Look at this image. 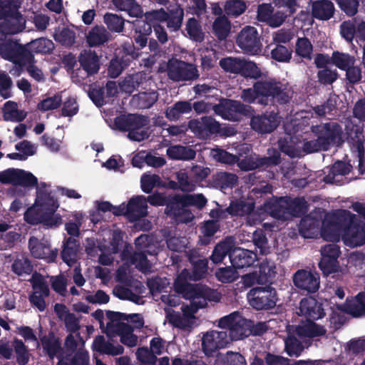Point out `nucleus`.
Instances as JSON below:
<instances>
[{
	"label": "nucleus",
	"mask_w": 365,
	"mask_h": 365,
	"mask_svg": "<svg viewBox=\"0 0 365 365\" xmlns=\"http://www.w3.org/2000/svg\"><path fill=\"white\" fill-rule=\"evenodd\" d=\"M328 169V173L324 177L323 181L327 184L341 185L342 177L351 172L352 165L349 162L338 160Z\"/></svg>",
	"instance_id": "nucleus-20"
},
{
	"label": "nucleus",
	"mask_w": 365,
	"mask_h": 365,
	"mask_svg": "<svg viewBox=\"0 0 365 365\" xmlns=\"http://www.w3.org/2000/svg\"><path fill=\"white\" fill-rule=\"evenodd\" d=\"M103 21L111 32L120 33L124 29L125 20L118 14L107 12L103 16Z\"/></svg>",
	"instance_id": "nucleus-48"
},
{
	"label": "nucleus",
	"mask_w": 365,
	"mask_h": 365,
	"mask_svg": "<svg viewBox=\"0 0 365 365\" xmlns=\"http://www.w3.org/2000/svg\"><path fill=\"white\" fill-rule=\"evenodd\" d=\"M292 51L282 44H275L271 50V57L279 62H289L292 58Z\"/></svg>",
	"instance_id": "nucleus-59"
},
{
	"label": "nucleus",
	"mask_w": 365,
	"mask_h": 365,
	"mask_svg": "<svg viewBox=\"0 0 365 365\" xmlns=\"http://www.w3.org/2000/svg\"><path fill=\"white\" fill-rule=\"evenodd\" d=\"M95 348L100 352L108 355L117 356L122 354L124 348L120 344H114L109 341H104L101 336L97 337L94 341Z\"/></svg>",
	"instance_id": "nucleus-44"
},
{
	"label": "nucleus",
	"mask_w": 365,
	"mask_h": 365,
	"mask_svg": "<svg viewBox=\"0 0 365 365\" xmlns=\"http://www.w3.org/2000/svg\"><path fill=\"white\" fill-rule=\"evenodd\" d=\"M167 72L169 78L173 81H192L199 77L195 65L177 59L168 61Z\"/></svg>",
	"instance_id": "nucleus-10"
},
{
	"label": "nucleus",
	"mask_w": 365,
	"mask_h": 365,
	"mask_svg": "<svg viewBox=\"0 0 365 365\" xmlns=\"http://www.w3.org/2000/svg\"><path fill=\"white\" fill-rule=\"evenodd\" d=\"M62 103V96L56 93L52 97H48L38 103L37 108L41 111L54 110L60 107Z\"/></svg>",
	"instance_id": "nucleus-63"
},
{
	"label": "nucleus",
	"mask_w": 365,
	"mask_h": 365,
	"mask_svg": "<svg viewBox=\"0 0 365 365\" xmlns=\"http://www.w3.org/2000/svg\"><path fill=\"white\" fill-rule=\"evenodd\" d=\"M272 215L277 219L287 220L292 217H301L307 207H269Z\"/></svg>",
	"instance_id": "nucleus-32"
},
{
	"label": "nucleus",
	"mask_w": 365,
	"mask_h": 365,
	"mask_svg": "<svg viewBox=\"0 0 365 365\" xmlns=\"http://www.w3.org/2000/svg\"><path fill=\"white\" fill-rule=\"evenodd\" d=\"M285 351L289 356L297 357L304 350L301 343L292 336H289L284 341Z\"/></svg>",
	"instance_id": "nucleus-64"
},
{
	"label": "nucleus",
	"mask_w": 365,
	"mask_h": 365,
	"mask_svg": "<svg viewBox=\"0 0 365 365\" xmlns=\"http://www.w3.org/2000/svg\"><path fill=\"white\" fill-rule=\"evenodd\" d=\"M141 189L145 193H150L155 187L163 185L160 176L156 174L143 175L140 179Z\"/></svg>",
	"instance_id": "nucleus-55"
},
{
	"label": "nucleus",
	"mask_w": 365,
	"mask_h": 365,
	"mask_svg": "<svg viewBox=\"0 0 365 365\" xmlns=\"http://www.w3.org/2000/svg\"><path fill=\"white\" fill-rule=\"evenodd\" d=\"M250 125L252 130L261 133H270L279 125L278 115L274 111L265 112L251 118Z\"/></svg>",
	"instance_id": "nucleus-17"
},
{
	"label": "nucleus",
	"mask_w": 365,
	"mask_h": 365,
	"mask_svg": "<svg viewBox=\"0 0 365 365\" xmlns=\"http://www.w3.org/2000/svg\"><path fill=\"white\" fill-rule=\"evenodd\" d=\"M54 312L58 319L63 322L66 330L76 333L81 329L80 319L69 309L63 304H56Z\"/></svg>",
	"instance_id": "nucleus-21"
},
{
	"label": "nucleus",
	"mask_w": 365,
	"mask_h": 365,
	"mask_svg": "<svg viewBox=\"0 0 365 365\" xmlns=\"http://www.w3.org/2000/svg\"><path fill=\"white\" fill-rule=\"evenodd\" d=\"M262 205H309L304 197H292L289 195H272Z\"/></svg>",
	"instance_id": "nucleus-40"
},
{
	"label": "nucleus",
	"mask_w": 365,
	"mask_h": 365,
	"mask_svg": "<svg viewBox=\"0 0 365 365\" xmlns=\"http://www.w3.org/2000/svg\"><path fill=\"white\" fill-rule=\"evenodd\" d=\"M245 61L237 58H225L220 61V66L227 72L240 74Z\"/></svg>",
	"instance_id": "nucleus-56"
},
{
	"label": "nucleus",
	"mask_w": 365,
	"mask_h": 365,
	"mask_svg": "<svg viewBox=\"0 0 365 365\" xmlns=\"http://www.w3.org/2000/svg\"><path fill=\"white\" fill-rule=\"evenodd\" d=\"M0 24V30L2 33L1 36L4 34H16L22 31L25 28V20L22 14L16 7L9 13L6 18Z\"/></svg>",
	"instance_id": "nucleus-19"
},
{
	"label": "nucleus",
	"mask_w": 365,
	"mask_h": 365,
	"mask_svg": "<svg viewBox=\"0 0 365 365\" xmlns=\"http://www.w3.org/2000/svg\"><path fill=\"white\" fill-rule=\"evenodd\" d=\"M78 62L88 76L97 73L100 69L99 56L91 50L83 51L78 56Z\"/></svg>",
	"instance_id": "nucleus-26"
},
{
	"label": "nucleus",
	"mask_w": 365,
	"mask_h": 365,
	"mask_svg": "<svg viewBox=\"0 0 365 365\" xmlns=\"http://www.w3.org/2000/svg\"><path fill=\"white\" fill-rule=\"evenodd\" d=\"M296 287L309 292H315L319 288V275L317 272L301 269L294 275Z\"/></svg>",
	"instance_id": "nucleus-18"
},
{
	"label": "nucleus",
	"mask_w": 365,
	"mask_h": 365,
	"mask_svg": "<svg viewBox=\"0 0 365 365\" xmlns=\"http://www.w3.org/2000/svg\"><path fill=\"white\" fill-rule=\"evenodd\" d=\"M311 7L312 17L321 21L331 19L336 11L334 4L330 0L311 1Z\"/></svg>",
	"instance_id": "nucleus-23"
},
{
	"label": "nucleus",
	"mask_w": 365,
	"mask_h": 365,
	"mask_svg": "<svg viewBox=\"0 0 365 365\" xmlns=\"http://www.w3.org/2000/svg\"><path fill=\"white\" fill-rule=\"evenodd\" d=\"M236 43L245 53L256 54L261 51L262 43L257 30L254 26H247L238 34Z\"/></svg>",
	"instance_id": "nucleus-12"
},
{
	"label": "nucleus",
	"mask_w": 365,
	"mask_h": 365,
	"mask_svg": "<svg viewBox=\"0 0 365 365\" xmlns=\"http://www.w3.org/2000/svg\"><path fill=\"white\" fill-rule=\"evenodd\" d=\"M166 319L169 323L179 328H187L191 327L195 320V314L197 312L192 303L182 307V315L175 312L171 308L165 309Z\"/></svg>",
	"instance_id": "nucleus-15"
},
{
	"label": "nucleus",
	"mask_w": 365,
	"mask_h": 365,
	"mask_svg": "<svg viewBox=\"0 0 365 365\" xmlns=\"http://www.w3.org/2000/svg\"><path fill=\"white\" fill-rule=\"evenodd\" d=\"M10 62L18 65L20 67L26 66L28 63H35L34 56L31 53L29 47L26 45L19 43L11 57Z\"/></svg>",
	"instance_id": "nucleus-34"
},
{
	"label": "nucleus",
	"mask_w": 365,
	"mask_h": 365,
	"mask_svg": "<svg viewBox=\"0 0 365 365\" xmlns=\"http://www.w3.org/2000/svg\"><path fill=\"white\" fill-rule=\"evenodd\" d=\"M318 218L322 219V236L325 240L338 242L341 237L344 244L351 247L365 244V223L349 212L339 209L324 214L323 209L317 207L302 223L314 228L319 225Z\"/></svg>",
	"instance_id": "nucleus-1"
},
{
	"label": "nucleus",
	"mask_w": 365,
	"mask_h": 365,
	"mask_svg": "<svg viewBox=\"0 0 365 365\" xmlns=\"http://www.w3.org/2000/svg\"><path fill=\"white\" fill-rule=\"evenodd\" d=\"M12 270L18 275L30 274L32 271V266L29 259L21 255L14 260Z\"/></svg>",
	"instance_id": "nucleus-62"
},
{
	"label": "nucleus",
	"mask_w": 365,
	"mask_h": 365,
	"mask_svg": "<svg viewBox=\"0 0 365 365\" xmlns=\"http://www.w3.org/2000/svg\"><path fill=\"white\" fill-rule=\"evenodd\" d=\"M215 113L222 118L237 121L242 115L250 116L253 109L250 106L232 99H223L212 107Z\"/></svg>",
	"instance_id": "nucleus-7"
},
{
	"label": "nucleus",
	"mask_w": 365,
	"mask_h": 365,
	"mask_svg": "<svg viewBox=\"0 0 365 365\" xmlns=\"http://www.w3.org/2000/svg\"><path fill=\"white\" fill-rule=\"evenodd\" d=\"M331 61L337 68L342 71H346L349 67L354 65L356 59L354 56L349 53L334 51Z\"/></svg>",
	"instance_id": "nucleus-49"
},
{
	"label": "nucleus",
	"mask_w": 365,
	"mask_h": 365,
	"mask_svg": "<svg viewBox=\"0 0 365 365\" xmlns=\"http://www.w3.org/2000/svg\"><path fill=\"white\" fill-rule=\"evenodd\" d=\"M231 264L235 269L252 265L256 260V254L248 250L234 248L229 255Z\"/></svg>",
	"instance_id": "nucleus-24"
},
{
	"label": "nucleus",
	"mask_w": 365,
	"mask_h": 365,
	"mask_svg": "<svg viewBox=\"0 0 365 365\" xmlns=\"http://www.w3.org/2000/svg\"><path fill=\"white\" fill-rule=\"evenodd\" d=\"M112 4L120 11L128 12L131 17H141L143 16L142 7L136 0H111Z\"/></svg>",
	"instance_id": "nucleus-39"
},
{
	"label": "nucleus",
	"mask_w": 365,
	"mask_h": 365,
	"mask_svg": "<svg viewBox=\"0 0 365 365\" xmlns=\"http://www.w3.org/2000/svg\"><path fill=\"white\" fill-rule=\"evenodd\" d=\"M19 43L11 39H6L0 37V56L4 59L10 61L11 57L14 54V51L17 48Z\"/></svg>",
	"instance_id": "nucleus-54"
},
{
	"label": "nucleus",
	"mask_w": 365,
	"mask_h": 365,
	"mask_svg": "<svg viewBox=\"0 0 365 365\" xmlns=\"http://www.w3.org/2000/svg\"><path fill=\"white\" fill-rule=\"evenodd\" d=\"M41 343L44 351H46L51 358L54 356L60 357L58 354L61 351V344L59 340L53 335L51 334L44 336L41 339Z\"/></svg>",
	"instance_id": "nucleus-50"
},
{
	"label": "nucleus",
	"mask_w": 365,
	"mask_h": 365,
	"mask_svg": "<svg viewBox=\"0 0 365 365\" xmlns=\"http://www.w3.org/2000/svg\"><path fill=\"white\" fill-rule=\"evenodd\" d=\"M146 207H102L103 212H111L115 215H125L135 221L147 215Z\"/></svg>",
	"instance_id": "nucleus-27"
},
{
	"label": "nucleus",
	"mask_w": 365,
	"mask_h": 365,
	"mask_svg": "<svg viewBox=\"0 0 365 365\" xmlns=\"http://www.w3.org/2000/svg\"><path fill=\"white\" fill-rule=\"evenodd\" d=\"M150 123L148 116L129 113L120 115L114 119V125L120 131H128V138L133 141L140 142L148 138L146 130H141Z\"/></svg>",
	"instance_id": "nucleus-4"
},
{
	"label": "nucleus",
	"mask_w": 365,
	"mask_h": 365,
	"mask_svg": "<svg viewBox=\"0 0 365 365\" xmlns=\"http://www.w3.org/2000/svg\"><path fill=\"white\" fill-rule=\"evenodd\" d=\"M231 30V23L224 16H220L215 19L212 24V34L219 41L225 40Z\"/></svg>",
	"instance_id": "nucleus-38"
},
{
	"label": "nucleus",
	"mask_w": 365,
	"mask_h": 365,
	"mask_svg": "<svg viewBox=\"0 0 365 365\" xmlns=\"http://www.w3.org/2000/svg\"><path fill=\"white\" fill-rule=\"evenodd\" d=\"M235 246L232 237H227L224 241L218 243L211 255V259L214 263H219L222 261L227 253H230Z\"/></svg>",
	"instance_id": "nucleus-41"
},
{
	"label": "nucleus",
	"mask_w": 365,
	"mask_h": 365,
	"mask_svg": "<svg viewBox=\"0 0 365 365\" xmlns=\"http://www.w3.org/2000/svg\"><path fill=\"white\" fill-rule=\"evenodd\" d=\"M108 318L118 319L121 322H125V323H128L130 326L133 330L140 329L144 325L143 318L139 314H126L116 312L110 314Z\"/></svg>",
	"instance_id": "nucleus-46"
},
{
	"label": "nucleus",
	"mask_w": 365,
	"mask_h": 365,
	"mask_svg": "<svg viewBox=\"0 0 365 365\" xmlns=\"http://www.w3.org/2000/svg\"><path fill=\"white\" fill-rule=\"evenodd\" d=\"M247 6L243 0H227L224 9L230 16L237 17L245 11Z\"/></svg>",
	"instance_id": "nucleus-57"
},
{
	"label": "nucleus",
	"mask_w": 365,
	"mask_h": 365,
	"mask_svg": "<svg viewBox=\"0 0 365 365\" xmlns=\"http://www.w3.org/2000/svg\"><path fill=\"white\" fill-rule=\"evenodd\" d=\"M190 262L193 265L192 274L185 269L188 275L186 277L185 283H188L187 280H199L204 277L206 274L207 269V260L205 258L195 259L194 258L190 259ZM183 269L182 271H184Z\"/></svg>",
	"instance_id": "nucleus-45"
},
{
	"label": "nucleus",
	"mask_w": 365,
	"mask_h": 365,
	"mask_svg": "<svg viewBox=\"0 0 365 365\" xmlns=\"http://www.w3.org/2000/svg\"><path fill=\"white\" fill-rule=\"evenodd\" d=\"M313 46L309 38L307 37L299 38L296 43L295 53L299 56L310 60Z\"/></svg>",
	"instance_id": "nucleus-58"
},
{
	"label": "nucleus",
	"mask_w": 365,
	"mask_h": 365,
	"mask_svg": "<svg viewBox=\"0 0 365 365\" xmlns=\"http://www.w3.org/2000/svg\"><path fill=\"white\" fill-rule=\"evenodd\" d=\"M218 326L222 329H230V341L241 340L252 334V322L236 312L221 318L218 322Z\"/></svg>",
	"instance_id": "nucleus-5"
},
{
	"label": "nucleus",
	"mask_w": 365,
	"mask_h": 365,
	"mask_svg": "<svg viewBox=\"0 0 365 365\" xmlns=\"http://www.w3.org/2000/svg\"><path fill=\"white\" fill-rule=\"evenodd\" d=\"M110 34L106 29L101 25L91 28L86 36V43L90 47H96L109 41Z\"/></svg>",
	"instance_id": "nucleus-29"
},
{
	"label": "nucleus",
	"mask_w": 365,
	"mask_h": 365,
	"mask_svg": "<svg viewBox=\"0 0 365 365\" xmlns=\"http://www.w3.org/2000/svg\"><path fill=\"white\" fill-rule=\"evenodd\" d=\"M31 205H59L51 185L41 182L36 186V197Z\"/></svg>",
	"instance_id": "nucleus-28"
},
{
	"label": "nucleus",
	"mask_w": 365,
	"mask_h": 365,
	"mask_svg": "<svg viewBox=\"0 0 365 365\" xmlns=\"http://www.w3.org/2000/svg\"><path fill=\"white\" fill-rule=\"evenodd\" d=\"M189 128L203 139L217 134L220 130V123L211 116H203L200 120H190Z\"/></svg>",
	"instance_id": "nucleus-16"
},
{
	"label": "nucleus",
	"mask_w": 365,
	"mask_h": 365,
	"mask_svg": "<svg viewBox=\"0 0 365 365\" xmlns=\"http://www.w3.org/2000/svg\"><path fill=\"white\" fill-rule=\"evenodd\" d=\"M327 329L324 326L315 322H308L305 324L299 325L296 328V333L301 337H317L326 334Z\"/></svg>",
	"instance_id": "nucleus-36"
},
{
	"label": "nucleus",
	"mask_w": 365,
	"mask_h": 365,
	"mask_svg": "<svg viewBox=\"0 0 365 365\" xmlns=\"http://www.w3.org/2000/svg\"><path fill=\"white\" fill-rule=\"evenodd\" d=\"M247 299L256 309L270 308L275 304V291L269 287H255L248 292Z\"/></svg>",
	"instance_id": "nucleus-14"
},
{
	"label": "nucleus",
	"mask_w": 365,
	"mask_h": 365,
	"mask_svg": "<svg viewBox=\"0 0 365 365\" xmlns=\"http://www.w3.org/2000/svg\"><path fill=\"white\" fill-rule=\"evenodd\" d=\"M186 31L191 40L196 42H202L205 38V34L198 21L194 17L188 19L186 24Z\"/></svg>",
	"instance_id": "nucleus-51"
},
{
	"label": "nucleus",
	"mask_w": 365,
	"mask_h": 365,
	"mask_svg": "<svg viewBox=\"0 0 365 365\" xmlns=\"http://www.w3.org/2000/svg\"><path fill=\"white\" fill-rule=\"evenodd\" d=\"M13 346L14 348L16 362L19 365H26L29 362V354L25 344L21 340L15 339Z\"/></svg>",
	"instance_id": "nucleus-60"
},
{
	"label": "nucleus",
	"mask_w": 365,
	"mask_h": 365,
	"mask_svg": "<svg viewBox=\"0 0 365 365\" xmlns=\"http://www.w3.org/2000/svg\"><path fill=\"white\" fill-rule=\"evenodd\" d=\"M294 90L289 83L277 81L273 98V103L277 102L279 105H286L290 103L294 95Z\"/></svg>",
	"instance_id": "nucleus-33"
},
{
	"label": "nucleus",
	"mask_w": 365,
	"mask_h": 365,
	"mask_svg": "<svg viewBox=\"0 0 365 365\" xmlns=\"http://www.w3.org/2000/svg\"><path fill=\"white\" fill-rule=\"evenodd\" d=\"M167 155L172 160H190L196 156L194 149L183 145H172L166 150Z\"/></svg>",
	"instance_id": "nucleus-35"
},
{
	"label": "nucleus",
	"mask_w": 365,
	"mask_h": 365,
	"mask_svg": "<svg viewBox=\"0 0 365 365\" xmlns=\"http://www.w3.org/2000/svg\"><path fill=\"white\" fill-rule=\"evenodd\" d=\"M191 111L192 103L190 101H180L167 108L165 116L170 120H178L182 115L190 113Z\"/></svg>",
	"instance_id": "nucleus-37"
},
{
	"label": "nucleus",
	"mask_w": 365,
	"mask_h": 365,
	"mask_svg": "<svg viewBox=\"0 0 365 365\" xmlns=\"http://www.w3.org/2000/svg\"><path fill=\"white\" fill-rule=\"evenodd\" d=\"M268 156L257 157V166L258 168H268L279 165L282 162L280 152L276 148L267 149Z\"/></svg>",
	"instance_id": "nucleus-42"
},
{
	"label": "nucleus",
	"mask_w": 365,
	"mask_h": 365,
	"mask_svg": "<svg viewBox=\"0 0 365 365\" xmlns=\"http://www.w3.org/2000/svg\"><path fill=\"white\" fill-rule=\"evenodd\" d=\"M14 185L26 187L37 186L38 180L31 173L16 169Z\"/></svg>",
	"instance_id": "nucleus-53"
},
{
	"label": "nucleus",
	"mask_w": 365,
	"mask_h": 365,
	"mask_svg": "<svg viewBox=\"0 0 365 365\" xmlns=\"http://www.w3.org/2000/svg\"><path fill=\"white\" fill-rule=\"evenodd\" d=\"M133 330L128 323L118 319H106V332L108 335L120 336V341L127 346L133 347L138 344V336L133 333Z\"/></svg>",
	"instance_id": "nucleus-11"
},
{
	"label": "nucleus",
	"mask_w": 365,
	"mask_h": 365,
	"mask_svg": "<svg viewBox=\"0 0 365 365\" xmlns=\"http://www.w3.org/2000/svg\"><path fill=\"white\" fill-rule=\"evenodd\" d=\"M187 275L188 273L186 270L182 271L175 279L174 288L176 292L190 300L192 306L196 309V312L199 309L205 307L207 300L215 302L220 300L219 293L205 286L185 283Z\"/></svg>",
	"instance_id": "nucleus-2"
},
{
	"label": "nucleus",
	"mask_w": 365,
	"mask_h": 365,
	"mask_svg": "<svg viewBox=\"0 0 365 365\" xmlns=\"http://www.w3.org/2000/svg\"><path fill=\"white\" fill-rule=\"evenodd\" d=\"M165 213L178 222H188L193 219L192 214L185 207H167Z\"/></svg>",
	"instance_id": "nucleus-47"
},
{
	"label": "nucleus",
	"mask_w": 365,
	"mask_h": 365,
	"mask_svg": "<svg viewBox=\"0 0 365 365\" xmlns=\"http://www.w3.org/2000/svg\"><path fill=\"white\" fill-rule=\"evenodd\" d=\"M277 81L278 80L274 78L257 81L260 96L259 105L267 106L273 103Z\"/></svg>",
	"instance_id": "nucleus-25"
},
{
	"label": "nucleus",
	"mask_w": 365,
	"mask_h": 365,
	"mask_svg": "<svg viewBox=\"0 0 365 365\" xmlns=\"http://www.w3.org/2000/svg\"><path fill=\"white\" fill-rule=\"evenodd\" d=\"M25 220L30 224L42 223L53 227L61 224V217L50 207H29L24 215Z\"/></svg>",
	"instance_id": "nucleus-9"
},
{
	"label": "nucleus",
	"mask_w": 365,
	"mask_h": 365,
	"mask_svg": "<svg viewBox=\"0 0 365 365\" xmlns=\"http://www.w3.org/2000/svg\"><path fill=\"white\" fill-rule=\"evenodd\" d=\"M207 200L202 194H176L172 200L168 201L167 197L162 193L155 192L145 197L135 195L128 202H123L120 205H206Z\"/></svg>",
	"instance_id": "nucleus-3"
},
{
	"label": "nucleus",
	"mask_w": 365,
	"mask_h": 365,
	"mask_svg": "<svg viewBox=\"0 0 365 365\" xmlns=\"http://www.w3.org/2000/svg\"><path fill=\"white\" fill-rule=\"evenodd\" d=\"M343 309L354 317L365 315V292L358 294L354 298L347 299Z\"/></svg>",
	"instance_id": "nucleus-30"
},
{
	"label": "nucleus",
	"mask_w": 365,
	"mask_h": 365,
	"mask_svg": "<svg viewBox=\"0 0 365 365\" xmlns=\"http://www.w3.org/2000/svg\"><path fill=\"white\" fill-rule=\"evenodd\" d=\"M88 96L97 107H101L106 103L105 88L97 83L89 86Z\"/></svg>",
	"instance_id": "nucleus-52"
},
{
	"label": "nucleus",
	"mask_w": 365,
	"mask_h": 365,
	"mask_svg": "<svg viewBox=\"0 0 365 365\" xmlns=\"http://www.w3.org/2000/svg\"><path fill=\"white\" fill-rule=\"evenodd\" d=\"M79 244L74 238L69 237L61 252L62 259L69 267L73 266L78 258Z\"/></svg>",
	"instance_id": "nucleus-31"
},
{
	"label": "nucleus",
	"mask_w": 365,
	"mask_h": 365,
	"mask_svg": "<svg viewBox=\"0 0 365 365\" xmlns=\"http://www.w3.org/2000/svg\"><path fill=\"white\" fill-rule=\"evenodd\" d=\"M311 131L319 138L327 150L331 146L339 145L343 143L342 128L337 123L329 122L312 125Z\"/></svg>",
	"instance_id": "nucleus-6"
},
{
	"label": "nucleus",
	"mask_w": 365,
	"mask_h": 365,
	"mask_svg": "<svg viewBox=\"0 0 365 365\" xmlns=\"http://www.w3.org/2000/svg\"><path fill=\"white\" fill-rule=\"evenodd\" d=\"M76 33L68 28H63L58 33L54 35L56 41L64 46H71L76 41Z\"/></svg>",
	"instance_id": "nucleus-61"
},
{
	"label": "nucleus",
	"mask_w": 365,
	"mask_h": 365,
	"mask_svg": "<svg viewBox=\"0 0 365 365\" xmlns=\"http://www.w3.org/2000/svg\"><path fill=\"white\" fill-rule=\"evenodd\" d=\"M29 246L32 255L36 258L53 261L57 256V250H51L47 241H39L36 237H31Z\"/></svg>",
	"instance_id": "nucleus-22"
},
{
	"label": "nucleus",
	"mask_w": 365,
	"mask_h": 365,
	"mask_svg": "<svg viewBox=\"0 0 365 365\" xmlns=\"http://www.w3.org/2000/svg\"><path fill=\"white\" fill-rule=\"evenodd\" d=\"M31 53L50 54L54 49L53 41L46 38H39L27 43Z\"/></svg>",
	"instance_id": "nucleus-43"
},
{
	"label": "nucleus",
	"mask_w": 365,
	"mask_h": 365,
	"mask_svg": "<svg viewBox=\"0 0 365 365\" xmlns=\"http://www.w3.org/2000/svg\"><path fill=\"white\" fill-rule=\"evenodd\" d=\"M229 343L230 338L225 331L211 330L202 334V350L206 355H210L217 350L225 348Z\"/></svg>",
	"instance_id": "nucleus-13"
},
{
	"label": "nucleus",
	"mask_w": 365,
	"mask_h": 365,
	"mask_svg": "<svg viewBox=\"0 0 365 365\" xmlns=\"http://www.w3.org/2000/svg\"><path fill=\"white\" fill-rule=\"evenodd\" d=\"M153 19L160 23H166V26L170 32L179 31L182 26L184 18V10L178 4L170 6L167 11L161 8L152 10L150 12Z\"/></svg>",
	"instance_id": "nucleus-8"
}]
</instances>
